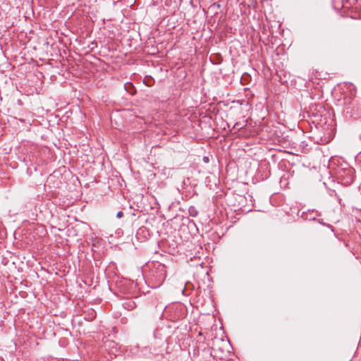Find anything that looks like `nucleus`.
<instances>
[{
	"mask_svg": "<svg viewBox=\"0 0 361 361\" xmlns=\"http://www.w3.org/2000/svg\"><path fill=\"white\" fill-rule=\"evenodd\" d=\"M148 267L147 279L149 286L152 288H159L166 277V266L159 262H155L149 264Z\"/></svg>",
	"mask_w": 361,
	"mask_h": 361,
	"instance_id": "f257e3e1",
	"label": "nucleus"
},
{
	"mask_svg": "<svg viewBox=\"0 0 361 361\" xmlns=\"http://www.w3.org/2000/svg\"><path fill=\"white\" fill-rule=\"evenodd\" d=\"M332 4L335 10L342 11L343 13L346 15L349 11H361V0H333Z\"/></svg>",
	"mask_w": 361,
	"mask_h": 361,
	"instance_id": "f03ea898",
	"label": "nucleus"
},
{
	"mask_svg": "<svg viewBox=\"0 0 361 361\" xmlns=\"http://www.w3.org/2000/svg\"><path fill=\"white\" fill-rule=\"evenodd\" d=\"M355 170L348 164H345L338 168L336 171V178L338 182L343 185L348 186L350 185L355 176Z\"/></svg>",
	"mask_w": 361,
	"mask_h": 361,
	"instance_id": "7ed1b4c3",
	"label": "nucleus"
},
{
	"mask_svg": "<svg viewBox=\"0 0 361 361\" xmlns=\"http://www.w3.org/2000/svg\"><path fill=\"white\" fill-rule=\"evenodd\" d=\"M123 306L125 308L133 309L135 307V302H125L123 304Z\"/></svg>",
	"mask_w": 361,
	"mask_h": 361,
	"instance_id": "20e7f679",
	"label": "nucleus"
},
{
	"mask_svg": "<svg viewBox=\"0 0 361 361\" xmlns=\"http://www.w3.org/2000/svg\"><path fill=\"white\" fill-rule=\"evenodd\" d=\"M123 216V212L121 211H119L117 214H116V217L117 218H121L122 216Z\"/></svg>",
	"mask_w": 361,
	"mask_h": 361,
	"instance_id": "39448f33",
	"label": "nucleus"
},
{
	"mask_svg": "<svg viewBox=\"0 0 361 361\" xmlns=\"http://www.w3.org/2000/svg\"><path fill=\"white\" fill-rule=\"evenodd\" d=\"M238 126V123H235V124L234 125L233 128H235Z\"/></svg>",
	"mask_w": 361,
	"mask_h": 361,
	"instance_id": "423d86ee",
	"label": "nucleus"
},
{
	"mask_svg": "<svg viewBox=\"0 0 361 361\" xmlns=\"http://www.w3.org/2000/svg\"><path fill=\"white\" fill-rule=\"evenodd\" d=\"M204 161H207V160H208V158H207V157H204Z\"/></svg>",
	"mask_w": 361,
	"mask_h": 361,
	"instance_id": "0eeeda50",
	"label": "nucleus"
},
{
	"mask_svg": "<svg viewBox=\"0 0 361 361\" xmlns=\"http://www.w3.org/2000/svg\"><path fill=\"white\" fill-rule=\"evenodd\" d=\"M127 85H128V84H126V87ZM128 85H130V86H131V85H132V84H131V83H128Z\"/></svg>",
	"mask_w": 361,
	"mask_h": 361,
	"instance_id": "6e6552de",
	"label": "nucleus"
}]
</instances>
